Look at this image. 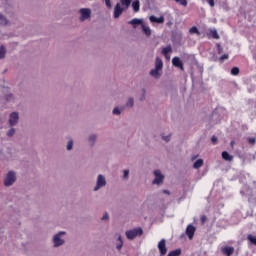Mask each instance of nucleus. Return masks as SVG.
Segmentation results:
<instances>
[{"mask_svg": "<svg viewBox=\"0 0 256 256\" xmlns=\"http://www.w3.org/2000/svg\"><path fill=\"white\" fill-rule=\"evenodd\" d=\"M133 0H120V3L125 9H129Z\"/></svg>", "mask_w": 256, "mask_h": 256, "instance_id": "nucleus-18", "label": "nucleus"}, {"mask_svg": "<svg viewBox=\"0 0 256 256\" xmlns=\"http://www.w3.org/2000/svg\"><path fill=\"white\" fill-rule=\"evenodd\" d=\"M221 253L226 256H232L235 253V248L232 246H224L221 248Z\"/></svg>", "mask_w": 256, "mask_h": 256, "instance_id": "nucleus-10", "label": "nucleus"}, {"mask_svg": "<svg viewBox=\"0 0 256 256\" xmlns=\"http://www.w3.org/2000/svg\"><path fill=\"white\" fill-rule=\"evenodd\" d=\"M195 226L189 224L186 228V235L189 239H193V235H195Z\"/></svg>", "mask_w": 256, "mask_h": 256, "instance_id": "nucleus-12", "label": "nucleus"}, {"mask_svg": "<svg viewBox=\"0 0 256 256\" xmlns=\"http://www.w3.org/2000/svg\"><path fill=\"white\" fill-rule=\"evenodd\" d=\"M141 235H143V228L141 227L126 231V237L130 241H133V239H136V237H141Z\"/></svg>", "mask_w": 256, "mask_h": 256, "instance_id": "nucleus-1", "label": "nucleus"}, {"mask_svg": "<svg viewBox=\"0 0 256 256\" xmlns=\"http://www.w3.org/2000/svg\"><path fill=\"white\" fill-rule=\"evenodd\" d=\"M118 241H119V244L116 246V249H118V251H121V249L123 248V238L119 236Z\"/></svg>", "mask_w": 256, "mask_h": 256, "instance_id": "nucleus-27", "label": "nucleus"}, {"mask_svg": "<svg viewBox=\"0 0 256 256\" xmlns=\"http://www.w3.org/2000/svg\"><path fill=\"white\" fill-rule=\"evenodd\" d=\"M189 33L191 35H201V32H199V29L196 26H193L189 29Z\"/></svg>", "mask_w": 256, "mask_h": 256, "instance_id": "nucleus-21", "label": "nucleus"}, {"mask_svg": "<svg viewBox=\"0 0 256 256\" xmlns=\"http://www.w3.org/2000/svg\"><path fill=\"white\" fill-rule=\"evenodd\" d=\"M211 141L215 145V143H217L218 139L216 138V136H212Z\"/></svg>", "mask_w": 256, "mask_h": 256, "instance_id": "nucleus-44", "label": "nucleus"}, {"mask_svg": "<svg viewBox=\"0 0 256 256\" xmlns=\"http://www.w3.org/2000/svg\"><path fill=\"white\" fill-rule=\"evenodd\" d=\"M142 31L143 33H145V35H147V37H150L151 28H149L148 26H145V24H142Z\"/></svg>", "mask_w": 256, "mask_h": 256, "instance_id": "nucleus-19", "label": "nucleus"}, {"mask_svg": "<svg viewBox=\"0 0 256 256\" xmlns=\"http://www.w3.org/2000/svg\"><path fill=\"white\" fill-rule=\"evenodd\" d=\"M210 35L213 39H219V33H217V30H210Z\"/></svg>", "mask_w": 256, "mask_h": 256, "instance_id": "nucleus-29", "label": "nucleus"}, {"mask_svg": "<svg viewBox=\"0 0 256 256\" xmlns=\"http://www.w3.org/2000/svg\"><path fill=\"white\" fill-rule=\"evenodd\" d=\"M247 239H248L249 243H251V245H255L256 246V236H253V235L249 234L247 236Z\"/></svg>", "mask_w": 256, "mask_h": 256, "instance_id": "nucleus-24", "label": "nucleus"}, {"mask_svg": "<svg viewBox=\"0 0 256 256\" xmlns=\"http://www.w3.org/2000/svg\"><path fill=\"white\" fill-rule=\"evenodd\" d=\"M6 53L7 51L5 50V48L3 46H0V59H5Z\"/></svg>", "mask_w": 256, "mask_h": 256, "instance_id": "nucleus-28", "label": "nucleus"}, {"mask_svg": "<svg viewBox=\"0 0 256 256\" xmlns=\"http://www.w3.org/2000/svg\"><path fill=\"white\" fill-rule=\"evenodd\" d=\"M255 142H256L255 137H249V138H248V143H249L250 145H255Z\"/></svg>", "mask_w": 256, "mask_h": 256, "instance_id": "nucleus-37", "label": "nucleus"}, {"mask_svg": "<svg viewBox=\"0 0 256 256\" xmlns=\"http://www.w3.org/2000/svg\"><path fill=\"white\" fill-rule=\"evenodd\" d=\"M150 21L151 23H165V17L161 16L159 18L155 17V16H150Z\"/></svg>", "mask_w": 256, "mask_h": 256, "instance_id": "nucleus-14", "label": "nucleus"}, {"mask_svg": "<svg viewBox=\"0 0 256 256\" xmlns=\"http://www.w3.org/2000/svg\"><path fill=\"white\" fill-rule=\"evenodd\" d=\"M129 177V170H124V179H128Z\"/></svg>", "mask_w": 256, "mask_h": 256, "instance_id": "nucleus-42", "label": "nucleus"}, {"mask_svg": "<svg viewBox=\"0 0 256 256\" xmlns=\"http://www.w3.org/2000/svg\"><path fill=\"white\" fill-rule=\"evenodd\" d=\"M158 249H159L160 255H167V245H166L165 239H162L158 243Z\"/></svg>", "mask_w": 256, "mask_h": 256, "instance_id": "nucleus-8", "label": "nucleus"}, {"mask_svg": "<svg viewBox=\"0 0 256 256\" xmlns=\"http://www.w3.org/2000/svg\"><path fill=\"white\" fill-rule=\"evenodd\" d=\"M80 14H81V21H85V19H89L91 17V9L89 8H82L80 9Z\"/></svg>", "mask_w": 256, "mask_h": 256, "instance_id": "nucleus-6", "label": "nucleus"}, {"mask_svg": "<svg viewBox=\"0 0 256 256\" xmlns=\"http://www.w3.org/2000/svg\"><path fill=\"white\" fill-rule=\"evenodd\" d=\"M73 149V140H69L67 144V150L71 151Z\"/></svg>", "mask_w": 256, "mask_h": 256, "instance_id": "nucleus-34", "label": "nucleus"}, {"mask_svg": "<svg viewBox=\"0 0 256 256\" xmlns=\"http://www.w3.org/2000/svg\"><path fill=\"white\" fill-rule=\"evenodd\" d=\"M231 75H234V76L239 75V68L238 67H233L231 69Z\"/></svg>", "mask_w": 256, "mask_h": 256, "instance_id": "nucleus-30", "label": "nucleus"}, {"mask_svg": "<svg viewBox=\"0 0 256 256\" xmlns=\"http://www.w3.org/2000/svg\"><path fill=\"white\" fill-rule=\"evenodd\" d=\"M96 140H97V136H95V135H92V136L89 137V141H90V143H91L92 145H94V143H95Z\"/></svg>", "mask_w": 256, "mask_h": 256, "instance_id": "nucleus-35", "label": "nucleus"}, {"mask_svg": "<svg viewBox=\"0 0 256 256\" xmlns=\"http://www.w3.org/2000/svg\"><path fill=\"white\" fill-rule=\"evenodd\" d=\"M106 3V7H108V9H111V0H105Z\"/></svg>", "mask_w": 256, "mask_h": 256, "instance_id": "nucleus-41", "label": "nucleus"}, {"mask_svg": "<svg viewBox=\"0 0 256 256\" xmlns=\"http://www.w3.org/2000/svg\"><path fill=\"white\" fill-rule=\"evenodd\" d=\"M176 3H179L183 7H187V0H174Z\"/></svg>", "mask_w": 256, "mask_h": 256, "instance_id": "nucleus-31", "label": "nucleus"}, {"mask_svg": "<svg viewBox=\"0 0 256 256\" xmlns=\"http://www.w3.org/2000/svg\"><path fill=\"white\" fill-rule=\"evenodd\" d=\"M113 115H121V110H119V108H114Z\"/></svg>", "mask_w": 256, "mask_h": 256, "instance_id": "nucleus-39", "label": "nucleus"}, {"mask_svg": "<svg viewBox=\"0 0 256 256\" xmlns=\"http://www.w3.org/2000/svg\"><path fill=\"white\" fill-rule=\"evenodd\" d=\"M132 9L135 13H138L139 9H140V3H139V0H135L133 3H132Z\"/></svg>", "mask_w": 256, "mask_h": 256, "instance_id": "nucleus-17", "label": "nucleus"}, {"mask_svg": "<svg viewBox=\"0 0 256 256\" xmlns=\"http://www.w3.org/2000/svg\"><path fill=\"white\" fill-rule=\"evenodd\" d=\"M8 137H13L15 135V130L13 128H11L8 133H7Z\"/></svg>", "mask_w": 256, "mask_h": 256, "instance_id": "nucleus-38", "label": "nucleus"}, {"mask_svg": "<svg viewBox=\"0 0 256 256\" xmlns=\"http://www.w3.org/2000/svg\"><path fill=\"white\" fill-rule=\"evenodd\" d=\"M169 137H170V136H163L162 139H163L164 141H166V142H169Z\"/></svg>", "mask_w": 256, "mask_h": 256, "instance_id": "nucleus-45", "label": "nucleus"}, {"mask_svg": "<svg viewBox=\"0 0 256 256\" xmlns=\"http://www.w3.org/2000/svg\"><path fill=\"white\" fill-rule=\"evenodd\" d=\"M128 23H129V25H143V21L139 20L137 18L132 19Z\"/></svg>", "mask_w": 256, "mask_h": 256, "instance_id": "nucleus-23", "label": "nucleus"}, {"mask_svg": "<svg viewBox=\"0 0 256 256\" xmlns=\"http://www.w3.org/2000/svg\"><path fill=\"white\" fill-rule=\"evenodd\" d=\"M159 71H161V70L155 68V69H153V70L150 71V75H151L152 77H155V79H159V76H160Z\"/></svg>", "mask_w": 256, "mask_h": 256, "instance_id": "nucleus-20", "label": "nucleus"}, {"mask_svg": "<svg viewBox=\"0 0 256 256\" xmlns=\"http://www.w3.org/2000/svg\"><path fill=\"white\" fill-rule=\"evenodd\" d=\"M155 68L156 69H163V60H161V58L159 57H156V60H155Z\"/></svg>", "mask_w": 256, "mask_h": 256, "instance_id": "nucleus-16", "label": "nucleus"}, {"mask_svg": "<svg viewBox=\"0 0 256 256\" xmlns=\"http://www.w3.org/2000/svg\"><path fill=\"white\" fill-rule=\"evenodd\" d=\"M163 193H165L166 195H170V193L168 192V190H163Z\"/></svg>", "mask_w": 256, "mask_h": 256, "instance_id": "nucleus-46", "label": "nucleus"}, {"mask_svg": "<svg viewBox=\"0 0 256 256\" xmlns=\"http://www.w3.org/2000/svg\"><path fill=\"white\" fill-rule=\"evenodd\" d=\"M142 92H143V97H145V90H142Z\"/></svg>", "mask_w": 256, "mask_h": 256, "instance_id": "nucleus-48", "label": "nucleus"}, {"mask_svg": "<svg viewBox=\"0 0 256 256\" xmlns=\"http://www.w3.org/2000/svg\"><path fill=\"white\" fill-rule=\"evenodd\" d=\"M169 53H173V48L171 47V45H168L162 49V55H164L166 59H171V56H169Z\"/></svg>", "mask_w": 256, "mask_h": 256, "instance_id": "nucleus-13", "label": "nucleus"}, {"mask_svg": "<svg viewBox=\"0 0 256 256\" xmlns=\"http://www.w3.org/2000/svg\"><path fill=\"white\" fill-rule=\"evenodd\" d=\"M207 3L210 5V7H215V0H207Z\"/></svg>", "mask_w": 256, "mask_h": 256, "instance_id": "nucleus-40", "label": "nucleus"}, {"mask_svg": "<svg viewBox=\"0 0 256 256\" xmlns=\"http://www.w3.org/2000/svg\"><path fill=\"white\" fill-rule=\"evenodd\" d=\"M18 121H19V113H17V112L11 113L10 119H9L10 126L13 127V126L17 125Z\"/></svg>", "mask_w": 256, "mask_h": 256, "instance_id": "nucleus-9", "label": "nucleus"}, {"mask_svg": "<svg viewBox=\"0 0 256 256\" xmlns=\"http://www.w3.org/2000/svg\"><path fill=\"white\" fill-rule=\"evenodd\" d=\"M109 219V214L105 213L103 216H102V221H105Z\"/></svg>", "mask_w": 256, "mask_h": 256, "instance_id": "nucleus-43", "label": "nucleus"}, {"mask_svg": "<svg viewBox=\"0 0 256 256\" xmlns=\"http://www.w3.org/2000/svg\"><path fill=\"white\" fill-rule=\"evenodd\" d=\"M61 235H65V232H60L53 237V243L54 247H61L63 243H65V240L61 239Z\"/></svg>", "mask_w": 256, "mask_h": 256, "instance_id": "nucleus-3", "label": "nucleus"}, {"mask_svg": "<svg viewBox=\"0 0 256 256\" xmlns=\"http://www.w3.org/2000/svg\"><path fill=\"white\" fill-rule=\"evenodd\" d=\"M181 255V249H176L174 251L169 252L168 256H179Z\"/></svg>", "mask_w": 256, "mask_h": 256, "instance_id": "nucleus-26", "label": "nucleus"}, {"mask_svg": "<svg viewBox=\"0 0 256 256\" xmlns=\"http://www.w3.org/2000/svg\"><path fill=\"white\" fill-rule=\"evenodd\" d=\"M123 15V8H121V4L117 3L114 7V19H119Z\"/></svg>", "mask_w": 256, "mask_h": 256, "instance_id": "nucleus-11", "label": "nucleus"}, {"mask_svg": "<svg viewBox=\"0 0 256 256\" xmlns=\"http://www.w3.org/2000/svg\"><path fill=\"white\" fill-rule=\"evenodd\" d=\"M17 181V177L15 176V172L9 171L4 179V185L5 187H11L13 183Z\"/></svg>", "mask_w": 256, "mask_h": 256, "instance_id": "nucleus-2", "label": "nucleus"}, {"mask_svg": "<svg viewBox=\"0 0 256 256\" xmlns=\"http://www.w3.org/2000/svg\"><path fill=\"white\" fill-rule=\"evenodd\" d=\"M154 175H155V179L152 182L153 185H161V183L165 179V176H163V174H161V171L159 170H155Z\"/></svg>", "mask_w": 256, "mask_h": 256, "instance_id": "nucleus-4", "label": "nucleus"}, {"mask_svg": "<svg viewBox=\"0 0 256 256\" xmlns=\"http://www.w3.org/2000/svg\"><path fill=\"white\" fill-rule=\"evenodd\" d=\"M226 59H229V54H224L219 58L220 63H223Z\"/></svg>", "mask_w": 256, "mask_h": 256, "instance_id": "nucleus-32", "label": "nucleus"}, {"mask_svg": "<svg viewBox=\"0 0 256 256\" xmlns=\"http://www.w3.org/2000/svg\"><path fill=\"white\" fill-rule=\"evenodd\" d=\"M205 219H206L205 216H202V217H201V220H202V221H205Z\"/></svg>", "mask_w": 256, "mask_h": 256, "instance_id": "nucleus-47", "label": "nucleus"}, {"mask_svg": "<svg viewBox=\"0 0 256 256\" xmlns=\"http://www.w3.org/2000/svg\"><path fill=\"white\" fill-rule=\"evenodd\" d=\"M222 159H223L224 161H229V162H231V161H233V155H230V153L227 152V151H223V152H222Z\"/></svg>", "mask_w": 256, "mask_h": 256, "instance_id": "nucleus-15", "label": "nucleus"}, {"mask_svg": "<svg viewBox=\"0 0 256 256\" xmlns=\"http://www.w3.org/2000/svg\"><path fill=\"white\" fill-rule=\"evenodd\" d=\"M126 105H127V107H133V105H134V100H133V98H129L128 101H127V103H126Z\"/></svg>", "mask_w": 256, "mask_h": 256, "instance_id": "nucleus-33", "label": "nucleus"}, {"mask_svg": "<svg viewBox=\"0 0 256 256\" xmlns=\"http://www.w3.org/2000/svg\"><path fill=\"white\" fill-rule=\"evenodd\" d=\"M172 64L174 67H178L181 71H185V67H183V61H181V58L179 57H174L172 59Z\"/></svg>", "mask_w": 256, "mask_h": 256, "instance_id": "nucleus-7", "label": "nucleus"}, {"mask_svg": "<svg viewBox=\"0 0 256 256\" xmlns=\"http://www.w3.org/2000/svg\"><path fill=\"white\" fill-rule=\"evenodd\" d=\"M96 140H97V136H95V135H92V136L89 137V141H90V143H91L92 145H94V143H95Z\"/></svg>", "mask_w": 256, "mask_h": 256, "instance_id": "nucleus-36", "label": "nucleus"}, {"mask_svg": "<svg viewBox=\"0 0 256 256\" xmlns=\"http://www.w3.org/2000/svg\"><path fill=\"white\" fill-rule=\"evenodd\" d=\"M105 185H107V181L105 180V177L101 174L98 175L97 184L94 187V191H99V189H101V187H105Z\"/></svg>", "mask_w": 256, "mask_h": 256, "instance_id": "nucleus-5", "label": "nucleus"}, {"mask_svg": "<svg viewBox=\"0 0 256 256\" xmlns=\"http://www.w3.org/2000/svg\"><path fill=\"white\" fill-rule=\"evenodd\" d=\"M8 24H9V20H7V18H5L3 14H0V25H8Z\"/></svg>", "mask_w": 256, "mask_h": 256, "instance_id": "nucleus-25", "label": "nucleus"}, {"mask_svg": "<svg viewBox=\"0 0 256 256\" xmlns=\"http://www.w3.org/2000/svg\"><path fill=\"white\" fill-rule=\"evenodd\" d=\"M200 167H203V159H198L196 162L193 164L194 169H200Z\"/></svg>", "mask_w": 256, "mask_h": 256, "instance_id": "nucleus-22", "label": "nucleus"}]
</instances>
